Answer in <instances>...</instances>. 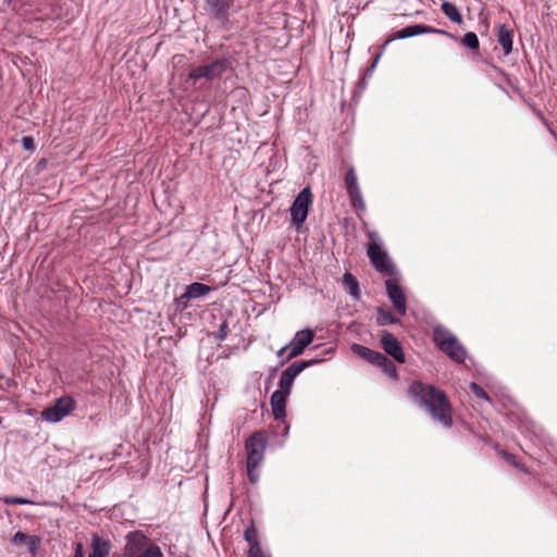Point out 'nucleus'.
I'll list each match as a JSON object with an SVG mask.
<instances>
[{
  "label": "nucleus",
  "instance_id": "f257e3e1",
  "mask_svg": "<svg viewBox=\"0 0 557 557\" xmlns=\"http://www.w3.org/2000/svg\"><path fill=\"white\" fill-rule=\"evenodd\" d=\"M408 396L430 417L445 429L454 425L453 405L447 394L431 384L413 381L408 387Z\"/></svg>",
  "mask_w": 557,
  "mask_h": 557
},
{
  "label": "nucleus",
  "instance_id": "f03ea898",
  "mask_svg": "<svg viewBox=\"0 0 557 557\" xmlns=\"http://www.w3.org/2000/svg\"><path fill=\"white\" fill-rule=\"evenodd\" d=\"M370 242L367 245V255L375 268V270L382 274L388 276H396L397 269L389 259L385 249L382 248L381 239L376 232H369L368 234Z\"/></svg>",
  "mask_w": 557,
  "mask_h": 557
},
{
  "label": "nucleus",
  "instance_id": "7ed1b4c3",
  "mask_svg": "<svg viewBox=\"0 0 557 557\" xmlns=\"http://www.w3.org/2000/svg\"><path fill=\"white\" fill-rule=\"evenodd\" d=\"M314 333L310 329L298 331L294 338L285 346L280 348L276 352L277 357L283 358L281 364H284L298 357L304 350L312 343Z\"/></svg>",
  "mask_w": 557,
  "mask_h": 557
},
{
  "label": "nucleus",
  "instance_id": "20e7f679",
  "mask_svg": "<svg viewBox=\"0 0 557 557\" xmlns=\"http://www.w3.org/2000/svg\"><path fill=\"white\" fill-rule=\"evenodd\" d=\"M232 65L230 58L215 59L207 64L190 70L189 78L197 82L201 78L213 81L220 78Z\"/></svg>",
  "mask_w": 557,
  "mask_h": 557
},
{
  "label": "nucleus",
  "instance_id": "39448f33",
  "mask_svg": "<svg viewBox=\"0 0 557 557\" xmlns=\"http://www.w3.org/2000/svg\"><path fill=\"white\" fill-rule=\"evenodd\" d=\"M312 203V193L309 187H305L294 199L289 209L292 223L297 228L301 227L306 221L309 212V207Z\"/></svg>",
  "mask_w": 557,
  "mask_h": 557
},
{
  "label": "nucleus",
  "instance_id": "423d86ee",
  "mask_svg": "<svg viewBox=\"0 0 557 557\" xmlns=\"http://www.w3.org/2000/svg\"><path fill=\"white\" fill-rule=\"evenodd\" d=\"M318 360H301L296 361L289 364L281 374L278 381V389L276 392H281V394L290 395L294 380L305 369L317 363Z\"/></svg>",
  "mask_w": 557,
  "mask_h": 557
},
{
  "label": "nucleus",
  "instance_id": "0eeeda50",
  "mask_svg": "<svg viewBox=\"0 0 557 557\" xmlns=\"http://www.w3.org/2000/svg\"><path fill=\"white\" fill-rule=\"evenodd\" d=\"M267 438L264 433L256 432L246 440L247 463L259 467L263 460Z\"/></svg>",
  "mask_w": 557,
  "mask_h": 557
},
{
  "label": "nucleus",
  "instance_id": "6e6552de",
  "mask_svg": "<svg viewBox=\"0 0 557 557\" xmlns=\"http://www.w3.org/2000/svg\"><path fill=\"white\" fill-rule=\"evenodd\" d=\"M74 408L75 400L72 397H61L57 399L55 404L52 407L42 410L41 418L45 421L55 423L61 421L67 414H70L74 410Z\"/></svg>",
  "mask_w": 557,
  "mask_h": 557
},
{
  "label": "nucleus",
  "instance_id": "1a4fd4ad",
  "mask_svg": "<svg viewBox=\"0 0 557 557\" xmlns=\"http://www.w3.org/2000/svg\"><path fill=\"white\" fill-rule=\"evenodd\" d=\"M422 34H441V35H445L451 39H456V36H454L453 34H450L446 30L437 29V28H434V27L428 26V25L416 24V25H409V26L398 30L392 38L384 41V44L382 45V49H384L394 39H406V38L413 37L417 35H422Z\"/></svg>",
  "mask_w": 557,
  "mask_h": 557
},
{
  "label": "nucleus",
  "instance_id": "9d476101",
  "mask_svg": "<svg viewBox=\"0 0 557 557\" xmlns=\"http://www.w3.org/2000/svg\"><path fill=\"white\" fill-rule=\"evenodd\" d=\"M386 293L389 300L393 302L395 310L400 314L405 315L407 311V302L405 293L396 276H389L385 281Z\"/></svg>",
  "mask_w": 557,
  "mask_h": 557
},
{
  "label": "nucleus",
  "instance_id": "9b49d317",
  "mask_svg": "<svg viewBox=\"0 0 557 557\" xmlns=\"http://www.w3.org/2000/svg\"><path fill=\"white\" fill-rule=\"evenodd\" d=\"M380 343L383 350L397 362L406 361L401 344L392 333L386 330L382 331Z\"/></svg>",
  "mask_w": 557,
  "mask_h": 557
},
{
  "label": "nucleus",
  "instance_id": "f8f14e48",
  "mask_svg": "<svg viewBox=\"0 0 557 557\" xmlns=\"http://www.w3.org/2000/svg\"><path fill=\"white\" fill-rule=\"evenodd\" d=\"M151 540L141 532H129L126 535L124 557H138Z\"/></svg>",
  "mask_w": 557,
  "mask_h": 557
},
{
  "label": "nucleus",
  "instance_id": "ddd939ff",
  "mask_svg": "<svg viewBox=\"0 0 557 557\" xmlns=\"http://www.w3.org/2000/svg\"><path fill=\"white\" fill-rule=\"evenodd\" d=\"M213 18L225 23L228 20L231 1L230 0H206Z\"/></svg>",
  "mask_w": 557,
  "mask_h": 557
},
{
  "label": "nucleus",
  "instance_id": "4468645a",
  "mask_svg": "<svg viewBox=\"0 0 557 557\" xmlns=\"http://www.w3.org/2000/svg\"><path fill=\"white\" fill-rule=\"evenodd\" d=\"M440 350L447 355L453 361L457 363H463L467 358V350L460 344L457 337L450 341L449 345L445 344L444 346H442Z\"/></svg>",
  "mask_w": 557,
  "mask_h": 557
},
{
  "label": "nucleus",
  "instance_id": "2eb2a0df",
  "mask_svg": "<svg viewBox=\"0 0 557 557\" xmlns=\"http://www.w3.org/2000/svg\"><path fill=\"white\" fill-rule=\"evenodd\" d=\"M287 397L288 395L281 394V392H273L270 397L272 413L276 420H283L286 416Z\"/></svg>",
  "mask_w": 557,
  "mask_h": 557
},
{
  "label": "nucleus",
  "instance_id": "dca6fc26",
  "mask_svg": "<svg viewBox=\"0 0 557 557\" xmlns=\"http://www.w3.org/2000/svg\"><path fill=\"white\" fill-rule=\"evenodd\" d=\"M351 350L354 354L373 366H379L384 356L382 352L372 350L360 344H354L351 346Z\"/></svg>",
  "mask_w": 557,
  "mask_h": 557
},
{
  "label": "nucleus",
  "instance_id": "f3484780",
  "mask_svg": "<svg viewBox=\"0 0 557 557\" xmlns=\"http://www.w3.org/2000/svg\"><path fill=\"white\" fill-rule=\"evenodd\" d=\"M14 545H27L30 554L35 555L39 548L40 540L36 535H28L22 531H17L13 537Z\"/></svg>",
  "mask_w": 557,
  "mask_h": 557
},
{
  "label": "nucleus",
  "instance_id": "a211bd4d",
  "mask_svg": "<svg viewBox=\"0 0 557 557\" xmlns=\"http://www.w3.org/2000/svg\"><path fill=\"white\" fill-rule=\"evenodd\" d=\"M91 550L88 557H108L111 550V543L98 534L91 536Z\"/></svg>",
  "mask_w": 557,
  "mask_h": 557
},
{
  "label": "nucleus",
  "instance_id": "6ab92c4d",
  "mask_svg": "<svg viewBox=\"0 0 557 557\" xmlns=\"http://www.w3.org/2000/svg\"><path fill=\"white\" fill-rule=\"evenodd\" d=\"M512 37L513 33L505 24L497 27V40L503 48L505 55L512 51Z\"/></svg>",
  "mask_w": 557,
  "mask_h": 557
},
{
  "label": "nucleus",
  "instance_id": "aec40b11",
  "mask_svg": "<svg viewBox=\"0 0 557 557\" xmlns=\"http://www.w3.org/2000/svg\"><path fill=\"white\" fill-rule=\"evenodd\" d=\"M455 338L456 336L444 325L437 324L433 327V342L438 349L445 344L449 345Z\"/></svg>",
  "mask_w": 557,
  "mask_h": 557
},
{
  "label": "nucleus",
  "instance_id": "412c9836",
  "mask_svg": "<svg viewBox=\"0 0 557 557\" xmlns=\"http://www.w3.org/2000/svg\"><path fill=\"white\" fill-rule=\"evenodd\" d=\"M210 290V286L195 282L187 286L185 293L182 294V299L199 298L209 294Z\"/></svg>",
  "mask_w": 557,
  "mask_h": 557
},
{
  "label": "nucleus",
  "instance_id": "4be33fe9",
  "mask_svg": "<svg viewBox=\"0 0 557 557\" xmlns=\"http://www.w3.org/2000/svg\"><path fill=\"white\" fill-rule=\"evenodd\" d=\"M442 11L451 22L459 25L463 23L461 13L453 2L444 1L442 3Z\"/></svg>",
  "mask_w": 557,
  "mask_h": 557
},
{
  "label": "nucleus",
  "instance_id": "5701e85b",
  "mask_svg": "<svg viewBox=\"0 0 557 557\" xmlns=\"http://www.w3.org/2000/svg\"><path fill=\"white\" fill-rule=\"evenodd\" d=\"M244 537L249 543L248 552L258 553V550L261 549V545L258 540V531L253 524L246 528L244 532Z\"/></svg>",
  "mask_w": 557,
  "mask_h": 557
},
{
  "label": "nucleus",
  "instance_id": "b1692460",
  "mask_svg": "<svg viewBox=\"0 0 557 557\" xmlns=\"http://www.w3.org/2000/svg\"><path fill=\"white\" fill-rule=\"evenodd\" d=\"M346 189H347V194L349 196L351 206L355 209H357V210H364L366 209V205H364V201H363V198H362L359 185L358 186H354V187H349V188H346Z\"/></svg>",
  "mask_w": 557,
  "mask_h": 557
},
{
  "label": "nucleus",
  "instance_id": "393cba45",
  "mask_svg": "<svg viewBox=\"0 0 557 557\" xmlns=\"http://www.w3.org/2000/svg\"><path fill=\"white\" fill-rule=\"evenodd\" d=\"M343 284L346 290L349 293V295H351L356 299L359 298V283L354 275H351L350 273H345L343 276Z\"/></svg>",
  "mask_w": 557,
  "mask_h": 557
},
{
  "label": "nucleus",
  "instance_id": "a878e982",
  "mask_svg": "<svg viewBox=\"0 0 557 557\" xmlns=\"http://www.w3.org/2000/svg\"><path fill=\"white\" fill-rule=\"evenodd\" d=\"M376 311H377L376 322L379 325H388V324L399 323V319L394 317V314L389 310H385L384 308L379 307L376 309Z\"/></svg>",
  "mask_w": 557,
  "mask_h": 557
},
{
  "label": "nucleus",
  "instance_id": "bb28decb",
  "mask_svg": "<svg viewBox=\"0 0 557 557\" xmlns=\"http://www.w3.org/2000/svg\"><path fill=\"white\" fill-rule=\"evenodd\" d=\"M461 44L471 50H476L479 49L480 46L479 38L476 34L473 32L465 34L463 37L461 38Z\"/></svg>",
  "mask_w": 557,
  "mask_h": 557
},
{
  "label": "nucleus",
  "instance_id": "cd10ccee",
  "mask_svg": "<svg viewBox=\"0 0 557 557\" xmlns=\"http://www.w3.org/2000/svg\"><path fill=\"white\" fill-rule=\"evenodd\" d=\"M377 367H380L383 370V372L386 373L387 375H389L392 377L397 376L396 366L385 355L383 356V358Z\"/></svg>",
  "mask_w": 557,
  "mask_h": 557
},
{
  "label": "nucleus",
  "instance_id": "c85d7f7f",
  "mask_svg": "<svg viewBox=\"0 0 557 557\" xmlns=\"http://www.w3.org/2000/svg\"><path fill=\"white\" fill-rule=\"evenodd\" d=\"M138 557H163V553L158 545L150 542Z\"/></svg>",
  "mask_w": 557,
  "mask_h": 557
},
{
  "label": "nucleus",
  "instance_id": "c756f323",
  "mask_svg": "<svg viewBox=\"0 0 557 557\" xmlns=\"http://www.w3.org/2000/svg\"><path fill=\"white\" fill-rule=\"evenodd\" d=\"M499 454L502 455V457H503V458H504L508 463H510V465H512L513 467H516V468H518V469L522 470L523 472H528L527 468H525L522 463H520V462L517 460V458H516V456H515V455H512V454H510V453H508V451H505V450H500V451H499Z\"/></svg>",
  "mask_w": 557,
  "mask_h": 557
},
{
  "label": "nucleus",
  "instance_id": "7c9ffc66",
  "mask_svg": "<svg viewBox=\"0 0 557 557\" xmlns=\"http://www.w3.org/2000/svg\"><path fill=\"white\" fill-rule=\"evenodd\" d=\"M470 389L478 398L484 399L488 403L492 401L488 394L478 383L472 382L470 384Z\"/></svg>",
  "mask_w": 557,
  "mask_h": 557
},
{
  "label": "nucleus",
  "instance_id": "2f4dec72",
  "mask_svg": "<svg viewBox=\"0 0 557 557\" xmlns=\"http://www.w3.org/2000/svg\"><path fill=\"white\" fill-rule=\"evenodd\" d=\"M345 185H346V188L358 186L357 175H356L355 169L352 166H350L346 173Z\"/></svg>",
  "mask_w": 557,
  "mask_h": 557
},
{
  "label": "nucleus",
  "instance_id": "473e14b6",
  "mask_svg": "<svg viewBox=\"0 0 557 557\" xmlns=\"http://www.w3.org/2000/svg\"><path fill=\"white\" fill-rule=\"evenodd\" d=\"M3 502L9 505H27L33 504L32 500L23 497H14V496H7L3 498Z\"/></svg>",
  "mask_w": 557,
  "mask_h": 557
},
{
  "label": "nucleus",
  "instance_id": "72a5a7b5",
  "mask_svg": "<svg viewBox=\"0 0 557 557\" xmlns=\"http://www.w3.org/2000/svg\"><path fill=\"white\" fill-rule=\"evenodd\" d=\"M247 475L250 483L256 484L259 481L258 467H252L250 463H247Z\"/></svg>",
  "mask_w": 557,
  "mask_h": 557
},
{
  "label": "nucleus",
  "instance_id": "f704fd0d",
  "mask_svg": "<svg viewBox=\"0 0 557 557\" xmlns=\"http://www.w3.org/2000/svg\"><path fill=\"white\" fill-rule=\"evenodd\" d=\"M22 146L25 150L33 151L35 149V143L32 136H25L22 138Z\"/></svg>",
  "mask_w": 557,
  "mask_h": 557
},
{
  "label": "nucleus",
  "instance_id": "c9c22d12",
  "mask_svg": "<svg viewBox=\"0 0 557 557\" xmlns=\"http://www.w3.org/2000/svg\"><path fill=\"white\" fill-rule=\"evenodd\" d=\"M227 331H228V326H227V322H223L221 325H220V329H219V338L220 339H224L227 335Z\"/></svg>",
  "mask_w": 557,
  "mask_h": 557
},
{
  "label": "nucleus",
  "instance_id": "e433bc0d",
  "mask_svg": "<svg viewBox=\"0 0 557 557\" xmlns=\"http://www.w3.org/2000/svg\"><path fill=\"white\" fill-rule=\"evenodd\" d=\"M74 557H85L84 546L82 543H76Z\"/></svg>",
  "mask_w": 557,
  "mask_h": 557
},
{
  "label": "nucleus",
  "instance_id": "4c0bfd02",
  "mask_svg": "<svg viewBox=\"0 0 557 557\" xmlns=\"http://www.w3.org/2000/svg\"><path fill=\"white\" fill-rule=\"evenodd\" d=\"M247 557H264V556H263L262 549H259L258 553L248 552Z\"/></svg>",
  "mask_w": 557,
  "mask_h": 557
},
{
  "label": "nucleus",
  "instance_id": "58836bf2",
  "mask_svg": "<svg viewBox=\"0 0 557 557\" xmlns=\"http://www.w3.org/2000/svg\"><path fill=\"white\" fill-rule=\"evenodd\" d=\"M381 54H382V52L376 53V55H375V58H374V60H373V62L371 64V70H373L375 67L379 59L381 58Z\"/></svg>",
  "mask_w": 557,
  "mask_h": 557
},
{
  "label": "nucleus",
  "instance_id": "ea45409f",
  "mask_svg": "<svg viewBox=\"0 0 557 557\" xmlns=\"http://www.w3.org/2000/svg\"><path fill=\"white\" fill-rule=\"evenodd\" d=\"M189 300L190 299H182V295L177 298L178 305H182L183 307H186Z\"/></svg>",
  "mask_w": 557,
  "mask_h": 557
}]
</instances>
